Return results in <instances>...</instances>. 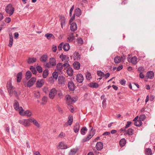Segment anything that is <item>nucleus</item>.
Here are the masks:
<instances>
[{"mask_svg": "<svg viewBox=\"0 0 155 155\" xmlns=\"http://www.w3.org/2000/svg\"><path fill=\"white\" fill-rule=\"evenodd\" d=\"M5 11L6 12L9 14V16L12 15L15 11V9L11 4H9L6 7Z\"/></svg>", "mask_w": 155, "mask_h": 155, "instance_id": "1", "label": "nucleus"}, {"mask_svg": "<svg viewBox=\"0 0 155 155\" xmlns=\"http://www.w3.org/2000/svg\"><path fill=\"white\" fill-rule=\"evenodd\" d=\"M154 73L153 71H148L146 74V77L145 78V81H147L146 79H152L154 77Z\"/></svg>", "mask_w": 155, "mask_h": 155, "instance_id": "2", "label": "nucleus"}, {"mask_svg": "<svg viewBox=\"0 0 155 155\" xmlns=\"http://www.w3.org/2000/svg\"><path fill=\"white\" fill-rule=\"evenodd\" d=\"M36 78L35 77L32 78L28 82L27 84V87H31L34 84L36 81Z\"/></svg>", "mask_w": 155, "mask_h": 155, "instance_id": "3", "label": "nucleus"}, {"mask_svg": "<svg viewBox=\"0 0 155 155\" xmlns=\"http://www.w3.org/2000/svg\"><path fill=\"white\" fill-rule=\"evenodd\" d=\"M57 94V90L53 88L51 90L49 93V96L50 98L53 99Z\"/></svg>", "mask_w": 155, "mask_h": 155, "instance_id": "4", "label": "nucleus"}, {"mask_svg": "<svg viewBox=\"0 0 155 155\" xmlns=\"http://www.w3.org/2000/svg\"><path fill=\"white\" fill-rule=\"evenodd\" d=\"M58 84L61 85L65 84V78L63 76H59L58 77Z\"/></svg>", "mask_w": 155, "mask_h": 155, "instance_id": "5", "label": "nucleus"}, {"mask_svg": "<svg viewBox=\"0 0 155 155\" xmlns=\"http://www.w3.org/2000/svg\"><path fill=\"white\" fill-rule=\"evenodd\" d=\"M68 87L69 89L71 91H74L75 89V86L72 81H70L68 84Z\"/></svg>", "mask_w": 155, "mask_h": 155, "instance_id": "6", "label": "nucleus"}, {"mask_svg": "<svg viewBox=\"0 0 155 155\" xmlns=\"http://www.w3.org/2000/svg\"><path fill=\"white\" fill-rule=\"evenodd\" d=\"M96 148L98 150H101L103 147V143L101 142H97L96 145Z\"/></svg>", "mask_w": 155, "mask_h": 155, "instance_id": "7", "label": "nucleus"}, {"mask_svg": "<svg viewBox=\"0 0 155 155\" xmlns=\"http://www.w3.org/2000/svg\"><path fill=\"white\" fill-rule=\"evenodd\" d=\"M84 77L83 75L81 74H79L76 76V80L79 83H82L84 80Z\"/></svg>", "mask_w": 155, "mask_h": 155, "instance_id": "8", "label": "nucleus"}, {"mask_svg": "<svg viewBox=\"0 0 155 155\" xmlns=\"http://www.w3.org/2000/svg\"><path fill=\"white\" fill-rule=\"evenodd\" d=\"M44 83V80L43 79L38 80L36 83V86L38 87H41L42 86Z\"/></svg>", "mask_w": 155, "mask_h": 155, "instance_id": "9", "label": "nucleus"}, {"mask_svg": "<svg viewBox=\"0 0 155 155\" xmlns=\"http://www.w3.org/2000/svg\"><path fill=\"white\" fill-rule=\"evenodd\" d=\"M68 148L67 145L64 144V142H61L59 144L58 148L60 149H65Z\"/></svg>", "mask_w": 155, "mask_h": 155, "instance_id": "10", "label": "nucleus"}, {"mask_svg": "<svg viewBox=\"0 0 155 155\" xmlns=\"http://www.w3.org/2000/svg\"><path fill=\"white\" fill-rule=\"evenodd\" d=\"M71 25L70 29L71 31H74L77 29V25L76 23L73 22L71 23H69Z\"/></svg>", "mask_w": 155, "mask_h": 155, "instance_id": "11", "label": "nucleus"}, {"mask_svg": "<svg viewBox=\"0 0 155 155\" xmlns=\"http://www.w3.org/2000/svg\"><path fill=\"white\" fill-rule=\"evenodd\" d=\"M128 61L131 62L134 64H136L137 63V59L136 57H134L131 58H128Z\"/></svg>", "mask_w": 155, "mask_h": 155, "instance_id": "12", "label": "nucleus"}, {"mask_svg": "<svg viewBox=\"0 0 155 155\" xmlns=\"http://www.w3.org/2000/svg\"><path fill=\"white\" fill-rule=\"evenodd\" d=\"M74 68L76 70H78L80 69L81 64L78 61H75L73 64Z\"/></svg>", "mask_w": 155, "mask_h": 155, "instance_id": "13", "label": "nucleus"}, {"mask_svg": "<svg viewBox=\"0 0 155 155\" xmlns=\"http://www.w3.org/2000/svg\"><path fill=\"white\" fill-rule=\"evenodd\" d=\"M74 14L77 17H79L81 14V11L80 9L78 8H76L75 9Z\"/></svg>", "mask_w": 155, "mask_h": 155, "instance_id": "14", "label": "nucleus"}, {"mask_svg": "<svg viewBox=\"0 0 155 155\" xmlns=\"http://www.w3.org/2000/svg\"><path fill=\"white\" fill-rule=\"evenodd\" d=\"M49 63L52 66H55L56 64V60L53 57L50 58Z\"/></svg>", "mask_w": 155, "mask_h": 155, "instance_id": "15", "label": "nucleus"}, {"mask_svg": "<svg viewBox=\"0 0 155 155\" xmlns=\"http://www.w3.org/2000/svg\"><path fill=\"white\" fill-rule=\"evenodd\" d=\"M78 150V148H73L71 150L68 155H75Z\"/></svg>", "mask_w": 155, "mask_h": 155, "instance_id": "16", "label": "nucleus"}, {"mask_svg": "<svg viewBox=\"0 0 155 155\" xmlns=\"http://www.w3.org/2000/svg\"><path fill=\"white\" fill-rule=\"evenodd\" d=\"M80 127V125L79 123L78 122L76 123L74 127V130L75 133H77L78 132Z\"/></svg>", "mask_w": 155, "mask_h": 155, "instance_id": "17", "label": "nucleus"}, {"mask_svg": "<svg viewBox=\"0 0 155 155\" xmlns=\"http://www.w3.org/2000/svg\"><path fill=\"white\" fill-rule=\"evenodd\" d=\"M88 85L89 87L93 88H97L99 87V84L96 82H91Z\"/></svg>", "mask_w": 155, "mask_h": 155, "instance_id": "18", "label": "nucleus"}, {"mask_svg": "<svg viewBox=\"0 0 155 155\" xmlns=\"http://www.w3.org/2000/svg\"><path fill=\"white\" fill-rule=\"evenodd\" d=\"M122 58V57L121 58L120 56H116L114 58V62L115 64H119L121 62V58Z\"/></svg>", "mask_w": 155, "mask_h": 155, "instance_id": "19", "label": "nucleus"}, {"mask_svg": "<svg viewBox=\"0 0 155 155\" xmlns=\"http://www.w3.org/2000/svg\"><path fill=\"white\" fill-rule=\"evenodd\" d=\"M134 130L132 128H129L127 130H126V134L128 135L129 136L133 135L134 134Z\"/></svg>", "mask_w": 155, "mask_h": 155, "instance_id": "20", "label": "nucleus"}, {"mask_svg": "<svg viewBox=\"0 0 155 155\" xmlns=\"http://www.w3.org/2000/svg\"><path fill=\"white\" fill-rule=\"evenodd\" d=\"M48 56L46 54H44L40 58V60L42 62H45L47 61Z\"/></svg>", "mask_w": 155, "mask_h": 155, "instance_id": "21", "label": "nucleus"}, {"mask_svg": "<svg viewBox=\"0 0 155 155\" xmlns=\"http://www.w3.org/2000/svg\"><path fill=\"white\" fill-rule=\"evenodd\" d=\"M67 72L68 74L70 76H72L73 74V70L71 68H67Z\"/></svg>", "mask_w": 155, "mask_h": 155, "instance_id": "22", "label": "nucleus"}, {"mask_svg": "<svg viewBox=\"0 0 155 155\" xmlns=\"http://www.w3.org/2000/svg\"><path fill=\"white\" fill-rule=\"evenodd\" d=\"M22 73L21 72L18 73L17 75V81L18 83L21 82L22 78Z\"/></svg>", "mask_w": 155, "mask_h": 155, "instance_id": "23", "label": "nucleus"}, {"mask_svg": "<svg viewBox=\"0 0 155 155\" xmlns=\"http://www.w3.org/2000/svg\"><path fill=\"white\" fill-rule=\"evenodd\" d=\"M68 41L71 42L75 39V37L73 35V33H72L70 34L69 36L68 37Z\"/></svg>", "mask_w": 155, "mask_h": 155, "instance_id": "24", "label": "nucleus"}, {"mask_svg": "<svg viewBox=\"0 0 155 155\" xmlns=\"http://www.w3.org/2000/svg\"><path fill=\"white\" fill-rule=\"evenodd\" d=\"M36 60L37 59L35 58H29L27 60V62L29 64H31L35 62Z\"/></svg>", "mask_w": 155, "mask_h": 155, "instance_id": "25", "label": "nucleus"}, {"mask_svg": "<svg viewBox=\"0 0 155 155\" xmlns=\"http://www.w3.org/2000/svg\"><path fill=\"white\" fill-rule=\"evenodd\" d=\"M74 56L75 57V59L77 61L81 59V55L79 52L75 51L74 53Z\"/></svg>", "mask_w": 155, "mask_h": 155, "instance_id": "26", "label": "nucleus"}, {"mask_svg": "<svg viewBox=\"0 0 155 155\" xmlns=\"http://www.w3.org/2000/svg\"><path fill=\"white\" fill-rule=\"evenodd\" d=\"M56 68L58 71H61L63 69L62 64L61 63H58L56 65Z\"/></svg>", "mask_w": 155, "mask_h": 155, "instance_id": "27", "label": "nucleus"}, {"mask_svg": "<svg viewBox=\"0 0 155 155\" xmlns=\"http://www.w3.org/2000/svg\"><path fill=\"white\" fill-rule=\"evenodd\" d=\"M15 103L13 105L14 109L16 110H18L19 109V105L18 102L16 101H15Z\"/></svg>", "mask_w": 155, "mask_h": 155, "instance_id": "28", "label": "nucleus"}, {"mask_svg": "<svg viewBox=\"0 0 155 155\" xmlns=\"http://www.w3.org/2000/svg\"><path fill=\"white\" fill-rule=\"evenodd\" d=\"M73 117L72 116H70L68 117V121H67V123L68 124V125H71L73 122Z\"/></svg>", "mask_w": 155, "mask_h": 155, "instance_id": "29", "label": "nucleus"}, {"mask_svg": "<svg viewBox=\"0 0 155 155\" xmlns=\"http://www.w3.org/2000/svg\"><path fill=\"white\" fill-rule=\"evenodd\" d=\"M146 155H151L152 154V151L150 148H146L145 150Z\"/></svg>", "mask_w": 155, "mask_h": 155, "instance_id": "30", "label": "nucleus"}, {"mask_svg": "<svg viewBox=\"0 0 155 155\" xmlns=\"http://www.w3.org/2000/svg\"><path fill=\"white\" fill-rule=\"evenodd\" d=\"M126 141L124 138L121 139L120 142L119 144L120 146L123 147L126 143Z\"/></svg>", "mask_w": 155, "mask_h": 155, "instance_id": "31", "label": "nucleus"}, {"mask_svg": "<svg viewBox=\"0 0 155 155\" xmlns=\"http://www.w3.org/2000/svg\"><path fill=\"white\" fill-rule=\"evenodd\" d=\"M24 126L25 127L29 126L30 125V119H24Z\"/></svg>", "mask_w": 155, "mask_h": 155, "instance_id": "32", "label": "nucleus"}, {"mask_svg": "<svg viewBox=\"0 0 155 155\" xmlns=\"http://www.w3.org/2000/svg\"><path fill=\"white\" fill-rule=\"evenodd\" d=\"M64 50L65 51H68L70 49V45L68 43H65L63 46Z\"/></svg>", "mask_w": 155, "mask_h": 155, "instance_id": "33", "label": "nucleus"}, {"mask_svg": "<svg viewBox=\"0 0 155 155\" xmlns=\"http://www.w3.org/2000/svg\"><path fill=\"white\" fill-rule=\"evenodd\" d=\"M142 124V122L141 121V120H137L134 122V124L135 126L137 127L140 126Z\"/></svg>", "mask_w": 155, "mask_h": 155, "instance_id": "34", "label": "nucleus"}, {"mask_svg": "<svg viewBox=\"0 0 155 155\" xmlns=\"http://www.w3.org/2000/svg\"><path fill=\"white\" fill-rule=\"evenodd\" d=\"M32 75V74L31 72L29 71H28L26 73L25 77L27 80H28L31 77Z\"/></svg>", "mask_w": 155, "mask_h": 155, "instance_id": "35", "label": "nucleus"}, {"mask_svg": "<svg viewBox=\"0 0 155 155\" xmlns=\"http://www.w3.org/2000/svg\"><path fill=\"white\" fill-rule=\"evenodd\" d=\"M6 87L7 90H8L9 89H13V87L12 85V82L11 81L8 82L7 84Z\"/></svg>", "mask_w": 155, "mask_h": 155, "instance_id": "36", "label": "nucleus"}, {"mask_svg": "<svg viewBox=\"0 0 155 155\" xmlns=\"http://www.w3.org/2000/svg\"><path fill=\"white\" fill-rule=\"evenodd\" d=\"M48 69H45L43 72V77L45 78H47L48 74Z\"/></svg>", "mask_w": 155, "mask_h": 155, "instance_id": "37", "label": "nucleus"}, {"mask_svg": "<svg viewBox=\"0 0 155 155\" xmlns=\"http://www.w3.org/2000/svg\"><path fill=\"white\" fill-rule=\"evenodd\" d=\"M60 58L61 59L62 61H63L65 59H68L69 57H67L66 55H64L62 54L60 56Z\"/></svg>", "mask_w": 155, "mask_h": 155, "instance_id": "38", "label": "nucleus"}, {"mask_svg": "<svg viewBox=\"0 0 155 155\" xmlns=\"http://www.w3.org/2000/svg\"><path fill=\"white\" fill-rule=\"evenodd\" d=\"M93 136H92L91 134H89L86 137L84 138L83 139V141L84 142L87 141L89 140Z\"/></svg>", "mask_w": 155, "mask_h": 155, "instance_id": "39", "label": "nucleus"}, {"mask_svg": "<svg viewBox=\"0 0 155 155\" xmlns=\"http://www.w3.org/2000/svg\"><path fill=\"white\" fill-rule=\"evenodd\" d=\"M87 129L86 127H83L81 130V134L83 135H84L85 134V131H87Z\"/></svg>", "mask_w": 155, "mask_h": 155, "instance_id": "40", "label": "nucleus"}, {"mask_svg": "<svg viewBox=\"0 0 155 155\" xmlns=\"http://www.w3.org/2000/svg\"><path fill=\"white\" fill-rule=\"evenodd\" d=\"M30 69L33 74H37V71L35 67L32 66H31Z\"/></svg>", "mask_w": 155, "mask_h": 155, "instance_id": "41", "label": "nucleus"}, {"mask_svg": "<svg viewBox=\"0 0 155 155\" xmlns=\"http://www.w3.org/2000/svg\"><path fill=\"white\" fill-rule=\"evenodd\" d=\"M45 36L48 40L50 39L51 38H54V36L52 34L47 33L45 35Z\"/></svg>", "mask_w": 155, "mask_h": 155, "instance_id": "42", "label": "nucleus"}, {"mask_svg": "<svg viewBox=\"0 0 155 155\" xmlns=\"http://www.w3.org/2000/svg\"><path fill=\"white\" fill-rule=\"evenodd\" d=\"M27 115L28 116H30L31 115V113L29 110H27L23 113V115Z\"/></svg>", "mask_w": 155, "mask_h": 155, "instance_id": "43", "label": "nucleus"}, {"mask_svg": "<svg viewBox=\"0 0 155 155\" xmlns=\"http://www.w3.org/2000/svg\"><path fill=\"white\" fill-rule=\"evenodd\" d=\"M53 78L55 80H57L58 78V74L57 72L54 71L52 73Z\"/></svg>", "mask_w": 155, "mask_h": 155, "instance_id": "44", "label": "nucleus"}, {"mask_svg": "<svg viewBox=\"0 0 155 155\" xmlns=\"http://www.w3.org/2000/svg\"><path fill=\"white\" fill-rule=\"evenodd\" d=\"M66 102L68 104H69H69H68V102L71 101V97L69 95H67L66 96Z\"/></svg>", "mask_w": 155, "mask_h": 155, "instance_id": "45", "label": "nucleus"}, {"mask_svg": "<svg viewBox=\"0 0 155 155\" xmlns=\"http://www.w3.org/2000/svg\"><path fill=\"white\" fill-rule=\"evenodd\" d=\"M63 68H64V70H65L67 68H68L69 67L70 65L68 63H65L62 64Z\"/></svg>", "mask_w": 155, "mask_h": 155, "instance_id": "46", "label": "nucleus"}, {"mask_svg": "<svg viewBox=\"0 0 155 155\" xmlns=\"http://www.w3.org/2000/svg\"><path fill=\"white\" fill-rule=\"evenodd\" d=\"M90 127L91 128V129L90 130V134H91V135L93 136L95 133V130H93V127L91 126H90Z\"/></svg>", "mask_w": 155, "mask_h": 155, "instance_id": "47", "label": "nucleus"}, {"mask_svg": "<svg viewBox=\"0 0 155 155\" xmlns=\"http://www.w3.org/2000/svg\"><path fill=\"white\" fill-rule=\"evenodd\" d=\"M77 41L79 44H83L84 43V41L81 38H78Z\"/></svg>", "mask_w": 155, "mask_h": 155, "instance_id": "48", "label": "nucleus"}, {"mask_svg": "<svg viewBox=\"0 0 155 155\" xmlns=\"http://www.w3.org/2000/svg\"><path fill=\"white\" fill-rule=\"evenodd\" d=\"M97 74L100 77L104 76L105 75L104 73L103 72H102L101 71H97Z\"/></svg>", "mask_w": 155, "mask_h": 155, "instance_id": "49", "label": "nucleus"}, {"mask_svg": "<svg viewBox=\"0 0 155 155\" xmlns=\"http://www.w3.org/2000/svg\"><path fill=\"white\" fill-rule=\"evenodd\" d=\"M18 110L19 111V114L21 115H23V112H24V110L21 107H19V109H18Z\"/></svg>", "mask_w": 155, "mask_h": 155, "instance_id": "50", "label": "nucleus"}, {"mask_svg": "<svg viewBox=\"0 0 155 155\" xmlns=\"http://www.w3.org/2000/svg\"><path fill=\"white\" fill-rule=\"evenodd\" d=\"M37 71L39 73H41L42 71V69L41 66L38 65L36 67Z\"/></svg>", "mask_w": 155, "mask_h": 155, "instance_id": "51", "label": "nucleus"}, {"mask_svg": "<svg viewBox=\"0 0 155 155\" xmlns=\"http://www.w3.org/2000/svg\"><path fill=\"white\" fill-rule=\"evenodd\" d=\"M146 116L144 114H141L139 117V120H141V121L144 120L146 118Z\"/></svg>", "mask_w": 155, "mask_h": 155, "instance_id": "52", "label": "nucleus"}, {"mask_svg": "<svg viewBox=\"0 0 155 155\" xmlns=\"http://www.w3.org/2000/svg\"><path fill=\"white\" fill-rule=\"evenodd\" d=\"M7 90L8 91L9 94L10 95V96H12V95L14 93V91L13 90V89H9Z\"/></svg>", "mask_w": 155, "mask_h": 155, "instance_id": "53", "label": "nucleus"}, {"mask_svg": "<svg viewBox=\"0 0 155 155\" xmlns=\"http://www.w3.org/2000/svg\"><path fill=\"white\" fill-rule=\"evenodd\" d=\"M86 78L88 80H90L91 78V76L90 73H87L86 75Z\"/></svg>", "mask_w": 155, "mask_h": 155, "instance_id": "54", "label": "nucleus"}, {"mask_svg": "<svg viewBox=\"0 0 155 155\" xmlns=\"http://www.w3.org/2000/svg\"><path fill=\"white\" fill-rule=\"evenodd\" d=\"M13 38L10 39L9 41V43L8 46L10 47H12L13 43Z\"/></svg>", "mask_w": 155, "mask_h": 155, "instance_id": "55", "label": "nucleus"}, {"mask_svg": "<svg viewBox=\"0 0 155 155\" xmlns=\"http://www.w3.org/2000/svg\"><path fill=\"white\" fill-rule=\"evenodd\" d=\"M145 69L143 67H139L137 69L138 71H140L142 72H143Z\"/></svg>", "mask_w": 155, "mask_h": 155, "instance_id": "56", "label": "nucleus"}, {"mask_svg": "<svg viewBox=\"0 0 155 155\" xmlns=\"http://www.w3.org/2000/svg\"><path fill=\"white\" fill-rule=\"evenodd\" d=\"M132 122L131 121H127L126 123V126H125V128H127L128 127H129L130 126V125Z\"/></svg>", "mask_w": 155, "mask_h": 155, "instance_id": "57", "label": "nucleus"}, {"mask_svg": "<svg viewBox=\"0 0 155 155\" xmlns=\"http://www.w3.org/2000/svg\"><path fill=\"white\" fill-rule=\"evenodd\" d=\"M68 108L70 110L71 112L72 113L74 111V107L72 105H70L69 106Z\"/></svg>", "mask_w": 155, "mask_h": 155, "instance_id": "58", "label": "nucleus"}, {"mask_svg": "<svg viewBox=\"0 0 155 155\" xmlns=\"http://www.w3.org/2000/svg\"><path fill=\"white\" fill-rule=\"evenodd\" d=\"M57 107L59 112L61 114H62L63 113V111L62 108H61L58 105H57Z\"/></svg>", "mask_w": 155, "mask_h": 155, "instance_id": "59", "label": "nucleus"}, {"mask_svg": "<svg viewBox=\"0 0 155 155\" xmlns=\"http://www.w3.org/2000/svg\"><path fill=\"white\" fill-rule=\"evenodd\" d=\"M126 81L124 79H123L120 81V83L122 85H125Z\"/></svg>", "mask_w": 155, "mask_h": 155, "instance_id": "60", "label": "nucleus"}, {"mask_svg": "<svg viewBox=\"0 0 155 155\" xmlns=\"http://www.w3.org/2000/svg\"><path fill=\"white\" fill-rule=\"evenodd\" d=\"M11 18L9 17H6L5 19V21L6 22L9 23L11 21Z\"/></svg>", "mask_w": 155, "mask_h": 155, "instance_id": "61", "label": "nucleus"}, {"mask_svg": "<svg viewBox=\"0 0 155 155\" xmlns=\"http://www.w3.org/2000/svg\"><path fill=\"white\" fill-rule=\"evenodd\" d=\"M75 14H73V15L71 18L69 20V23H72V21L75 19Z\"/></svg>", "mask_w": 155, "mask_h": 155, "instance_id": "62", "label": "nucleus"}, {"mask_svg": "<svg viewBox=\"0 0 155 155\" xmlns=\"http://www.w3.org/2000/svg\"><path fill=\"white\" fill-rule=\"evenodd\" d=\"M65 136V134L63 132H61L60 133V134L58 136V137L60 138H62L63 137H64Z\"/></svg>", "mask_w": 155, "mask_h": 155, "instance_id": "63", "label": "nucleus"}, {"mask_svg": "<svg viewBox=\"0 0 155 155\" xmlns=\"http://www.w3.org/2000/svg\"><path fill=\"white\" fill-rule=\"evenodd\" d=\"M63 45V43H61L59 45L58 47V49L59 51L61 50L62 49Z\"/></svg>", "mask_w": 155, "mask_h": 155, "instance_id": "64", "label": "nucleus"}]
</instances>
